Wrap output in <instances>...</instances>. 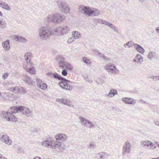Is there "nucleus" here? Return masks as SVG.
Listing matches in <instances>:
<instances>
[{
	"label": "nucleus",
	"mask_w": 159,
	"mask_h": 159,
	"mask_svg": "<svg viewBox=\"0 0 159 159\" xmlns=\"http://www.w3.org/2000/svg\"><path fill=\"white\" fill-rule=\"evenodd\" d=\"M59 7L62 12L68 13L70 11V9L66 3L64 2L60 3L59 4Z\"/></svg>",
	"instance_id": "nucleus-12"
},
{
	"label": "nucleus",
	"mask_w": 159,
	"mask_h": 159,
	"mask_svg": "<svg viewBox=\"0 0 159 159\" xmlns=\"http://www.w3.org/2000/svg\"><path fill=\"white\" fill-rule=\"evenodd\" d=\"M66 99L64 98H61V99H56V101L57 102H61L63 104H65V102Z\"/></svg>",
	"instance_id": "nucleus-40"
},
{
	"label": "nucleus",
	"mask_w": 159,
	"mask_h": 159,
	"mask_svg": "<svg viewBox=\"0 0 159 159\" xmlns=\"http://www.w3.org/2000/svg\"><path fill=\"white\" fill-rule=\"evenodd\" d=\"M148 57L150 60H152L153 58H157V56L155 52H151L148 53Z\"/></svg>",
	"instance_id": "nucleus-23"
},
{
	"label": "nucleus",
	"mask_w": 159,
	"mask_h": 159,
	"mask_svg": "<svg viewBox=\"0 0 159 159\" xmlns=\"http://www.w3.org/2000/svg\"><path fill=\"white\" fill-rule=\"evenodd\" d=\"M55 138L57 140L64 141L67 139V136L64 134H58L55 135Z\"/></svg>",
	"instance_id": "nucleus-15"
},
{
	"label": "nucleus",
	"mask_w": 159,
	"mask_h": 159,
	"mask_svg": "<svg viewBox=\"0 0 159 159\" xmlns=\"http://www.w3.org/2000/svg\"><path fill=\"white\" fill-rule=\"evenodd\" d=\"M83 60L84 62L87 64H89L91 63V61L90 60L86 57H83Z\"/></svg>",
	"instance_id": "nucleus-33"
},
{
	"label": "nucleus",
	"mask_w": 159,
	"mask_h": 159,
	"mask_svg": "<svg viewBox=\"0 0 159 159\" xmlns=\"http://www.w3.org/2000/svg\"><path fill=\"white\" fill-rule=\"evenodd\" d=\"M105 69L108 73L112 74H117L119 70L114 64H108L104 66Z\"/></svg>",
	"instance_id": "nucleus-7"
},
{
	"label": "nucleus",
	"mask_w": 159,
	"mask_h": 159,
	"mask_svg": "<svg viewBox=\"0 0 159 159\" xmlns=\"http://www.w3.org/2000/svg\"><path fill=\"white\" fill-rule=\"evenodd\" d=\"M84 78L86 81L90 83H92L93 82L92 80L88 78L87 76L84 77Z\"/></svg>",
	"instance_id": "nucleus-42"
},
{
	"label": "nucleus",
	"mask_w": 159,
	"mask_h": 159,
	"mask_svg": "<svg viewBox=\"0 0 159 159\" xmlns=\"http://www.w3.org/2000/svg\"><path fill=\"white\" fill-rule=\"evenodd\" d=\"M126 152H129V143L126 142L122 148V154L125 155Z\"/></svg>",
	"instance_id": "nucleus-18"
},
{
	"label": "nucleus",
	"mask_w": 159,
	"mask_h": 159,
	"mask_svg": "<svg viewBox=\"0 0 159 159\" xmlns=\"http://www.w3.org/2000/svg\"><path fill=\"white\" fill-rule=\"evenodd\" d=\"M33 159H41V158H40L38 156H36L35 157H34L33 158Z\"/></svg>",
	"instance_id": "nucleus-57"
},
{
	"label": "nucleus",
	"mask_w": 159,
	"mask_h": 159,
	"mask_svg": "<svg viewBox=\"0 0 159 159\" xmlns=\"http://www.w3.org/2000/svg\"><path fill=\"white\" fill-rule=\"evenodd\" d=\"M152 78L153 79V80L154 81H157L158 80V78H157V76L155 77H153V78Z\"/></svg>",
	"instance_id": "nucleus-55"
},
{
	"label": "nucleus",
	"mask_w": 159,
	"mask_h": 159,
	"mask_svg": "<svg viewBox=\"0 0 159 159\" xmlns=\"http://www.w3.org/2000/svg\"><path fill=\"white\" fill-rule=\"evenodd\" d=\"M14 39L16 41H18L23 43H25L27 41V40L25 38L18 35L15 36Z\"/></svg>",
	"instance_id": "nucleus-20"
},
{
	"label": "nucleus",
	"mask_w": 159,
	"mask_h": 159,
	"mask_svg": "<svg viewBox=\"0 0 159 159\" xmlns=\"http://www.w3.org/2000/svg\"><path fill=\"white\" fill-rule=\"evenodd\" d=\"M79 12L82 13L87 16H96L100 14L99 10L96 8H93V10L89 7L81 5L78 8Z\"/></svg>",
	"instance_id": "nucleus-1"
},
{
	"label": "nucleus",
	"mask_w": 159,
	"mask_h": 159,
	"mask_svg": "<svg viewBox=\"0 0 159 159\" xmlns=\"http://www.w3.org/2000/svg\"><path fill=\"white\" fill-rule=\"evenodd\" d=\"M88 147L90 149H93L94 148H96V145L94 144H91L89 145Z\"/></svg>",
	"instance_id": "nucleus-45"
},
{
	"label": "nucleus",
	"mask_w": 159,
	"mask_h": 159,
	"mask_svg": "<svg viewBox=\"0 0 159 159\" xmlns=\"http://www.w3.org/2000/svg\"><path fill=\"white\" fill-rule=\"evenodd\" d=\"M133 61H135V62H137L138 64H140V63H139V62L137 60V59L136 58V57L134 58V59L133 60Z\"/></svg>",
	"instance_id": "nucleus-50"
},
{
	"label": "nucleus",
	"mask_w": 159,
	"mask_h": 159,
	"mask_svg": "<svg viewBox=\"0 0 159 159\" xmlns=\"http://www.w3.org/2000/svg\"><path fill=\"white\" fill-rule=\"evenodd\" d=\"M36 82L37 84V85L38 86L39 84H41L42 83H43V82L42 80L41 79L36 78Z\"/></svg>",
	"instance_id": "nucleus-44"
},
{
	"label": "nucleus",
	"mask_w": 159,
	"mask_h": 159,
	"mask_svg": "<svg viewBox=\"0 0 159 159\" xmlns=\"http://www.w3.org/2000/svg\"><path fill=\"white\" fill-rule=\"evenodd\" d=\"M8 75L9 73H6L3 75L2 76V78L3 79L5 80L7 78Z\"/></svg>",
	"instance_id": "nucleus-47"
},
{
	"label": "nucleus",
	"mask_w": 159,
	"mask_h": 159,
	"mask_svg": "<svg viewBox=\"0 0 159 159\" xmlns=\"http://www.w3.org/2000/svg\"><path fill=\"white\" fill-rule=\"evenodd\" d=\"M32 54L30 52H27L25 53L24 55V57L25 58L27 57H28L29 58V57L31 56Z\"/></svg>",
	"instance_id": "nucleus-49"
},
{
	"label": "nucleus",
	"mask_w": 159,
	"mask_h": 159,
	"mask_svg": "<svg viewBox=\"0 0 159 159\" xmlns=\"http://www.w3.org/2000/svg\"><path fill=\"white\" fill-rule=\"evenodd\" d=\"M67 81L63 80L61 82H59L58 84L62 89L67 90H70L72 89V86L68 83H70V81L67 80Z\"/></svg>",
	"instance_id": "nucleus-10"
},
{
	"label": "nucleus",
	"mask_w": 159,
	"mask_h": 159,
	"mask_svg": "<svg viewBox=\"0 0 159 159\" xmlns=\"http://www.w3.org/2000/svg\"><path fill=\"white\" fill-rule=\"evenodd\" d=\"M154 144L150 141L149 147H152L154 146Z\"/></svg>",
	"instance_id": "nucleus-52"
},
{
	"label": "nucleus",
	"mask_w": 159,
	"mask_h": 159,
	"mask_svg": "<svg viewBox=\"0 0 159 159\" xmlns=\"http://www.w3.org/2000/svg\"><path fill=\"white\" fill-rule=\"evenodd\" d=\"M65 105L71 107H73L74 106L72 105L71 102L68 99H66L65 102Z\"/></svg>",
	"instance_id": "nucleus-32"
},
{
	"label": "nucleus",
	"mask_w": 159,
	"mask_h": 159,
	"mask_svg": "<svg viewBox=\"0 0 159 159\" xmlns=\"http://www.w3.org/2000/svg\"><path fill=\"white\" fill-rule=\"evenodd\" d=\"M136 103V100L134 99L130 98V104L134 105Z\"/></svg>",
	"instance_id": "nucleus-41"
},
{
	"label": "nucleus",
	"mask_w": 159,
	"mask_h": 159,
	"mask_svg": "<svg viewBox=\"0 0 159 159\" xmlns=\"http://www.w3.org/2000/svg\"><path fill=\"white\" fill-rule=\"evenodd\" d=\"M58 59L59 61V62L65 61L64 57L61 56H59L58 58Z\"/></svg>",
	"instance_id": "nucleus-37"
},
{
	"label": "nucleus",
	"mask_w": 159,
	"mask_h": 159,
	"mask_svg": "<svg viewBox=\"0 0 159 159\" xmlns=\"http://www.w3.org/2000/svg\"><path fill=\"white\" fill-rule=\"evenodd\" d=\"M2 159H7L6 158H5V157L3 156ZM2 159V158L1 159Z\"/></svg>",
	"instance_id": "nucleus-63"
},
{
	"label": "nucleus",
	"mask_w": 159,
	"mask_h": 159,
	"mask_svg": "<svg viewBox=\"0 0 159 159\" xmlns=\"http://www.w3.org/2000/svg\"><path fill=\"white\" fill-rule=\"evenodd\" d=\"M1 142L8 145H11L12 144V141L10 137L7 135H3L0 138Z\"/></svg>",
	"instance_id": "nucleus-13"
},
{
	"label": "nucleus",
	"mask_w": 159,
	"mask_h": 159,
	"mask_svg": "<svg viewBox=\"0 0 159 159\" xmlns=\"http://www.w3.org/2000/svg\"><path fill=\"white\" fill-rule=\"evenodd\" d=\"M129 41L127 43L124 44V46L126 47L127 46H129Z\"/></svg>",
	"instance_id": "nucleus-56"
},
{
	"label": "nucleus",
	"mask_w": 159,
	"mask_h": 159,
	"mask_svg": "<svg viewBox=\"0 0 159 159\" xmlns=\"http://www.w3.org/2000/svg\"><path fill=\"white\" fill-rule=\"evenodd\" d=\"M18 87H12L10 88L11 91L14 92L15 93H18Z\"/></svg>",
	"instance_id": "nucleus-31"
},
{
	"label": "nucleus",
	"mask_w": 159,
	"mask_h": 159,
	"mask_svg": "<svg viewBox=\"0 0 159 159\" xmlns=\"http://www.w3.org/2000/svg\"><path fill=\"white\" fill-rule=\"evenodd\" d=\"M133 46H134L136 50L141 54H143L145 52L144 49L139 44L134 43L130 44V47Z\"/></svg>",
	"instance_id": "nucleus-14"
},
{
	"label": "nucleus",
	"mask_w": 159,
	"mask_h": 159,
	"mask_svg": "<svg viewBox=\"0 0 159 159\" xmlns=\"http://www.w3.org/2000/svg\"><path fill=\"white\" fill-rule=\"evenodd\" d=\"M69 30L70 29L69 27L65 25L58 27L54 28V31L55 32L61 33L62 35L68 33Z\"/></svg>",
	"instance_id": "nucleus-8"
},
{
	"label": "nucleus",
	"mask_w": 159,
	"mask_h": 159,
	"mask_svg": "<svg viewBox=\"0 0 159 159\" xmlns=\"http://www.w3.org/2000/svg\"><path fill=\"white\" fill-rule=\"evenodd\" d=\"M11 111L12 113H16L19 111L22 112L24 115L29 116L30 115L31 111L28 108L23 106H20L18 107H11Z\"/></svg>",
	"instance_id": "nucleus-4"
},
{
	"label": "nucleus",
	"mask_w": 159,
	"mask_h": 159,
	"mask_svg": "<svg viewBox=\"0 0 159 159\" xmlns=\"http://www.w3.org/2000/svg\"><path fill=\"white\" fill-rule=\"evenodd\" d=\"M61 74L63 76H66L67 74V72L66 70V69L63 70L61 72Z\"/></svg>",
	"instance_id": "nucleus-48"
},
{
	"label": "nucleus",
	"mask_w": 159,
	"mask_h": 159,
	"mask_svg": "<svg viewBox=\"0 0 159 159\" xmlns=\"http://www.w3.org/2000/svg\"><path fill=\"white\" fill-rule=\"evenodd\" d=\"M11 108L9 109V111H9H3L1 112V116L2 117L4 118L5 119L9 121H16L17 119L16 117L13 114L11 111Z\"/></svg>",
	"instance_id": "nucleus-6"
},
{
	"label": "nucleus",
	"mask_w": 159,
	"mask_h": 159,
	"mask_svg": "<svg viewBox=\"0 0 159 159\" xmlns=\"http://www.w3.org/2000/svg\"><path fill=\"white\" fill-rule=\"evenodd\" d=\"M130 93H138V91L136 90H134V91H130Z\"/></svg>",
	"instance_id": "nucleus-53"
},
{
	"label": "nucleus",
	"mask_w": 159,
	"mask_h": 159,
	"mask_svg": "<svg viewBox=\"0 0 159 159\" xmlns=\"http://www.w3.org/2000/svg\"><path fill=\"white\" fill-rule=\"evenodd\" d=\"M2 46L6 51L8 50L10 48L9 40H6L3 42Z\"/></svg>",
	"instance_id": "nucleus-22"
},
{
	"label": "nucleus",
	"mask_w": 159,
	"mask_h": 159,
	"mask_svg": "<svg viewBox=\"0 0 159 159\" xmlns=\"http://www.w3.org/2000/svg\"><path fill=\"white\" fill-rule=\"evenodd\" d=\"M58 65L60 68L63 69L67 68L70 70H72L73 69V67L71 64L66 61L59 62Z\"/></svg>",
	"instance_id": "nucleus-11"
},
{
	"label": "nucleus",
	"mask_w": 159,
	"mask_h": 159,
	"mask_svg": "<svg viewBox=\"0 0 159 159\" xmlns=\"http://www.w3.org/2000/svg\"><path fill=\"white\" fill-rule=\"evenodd\" d=\"M156 31H157L158 33H159V27H157L156 29Z\"/></svg>",
	"instance_id": "nucleus-59"
},
{
	"label": "nucleus",
	"mask_w": 159,
	"mask_h": 159,
	"mask_svg": "<svg viewBox=\"0 0 159 159\" xmlns=\"http://www.w3.org/2000/svg\"><path fill=\"white\" fill-rule=\"evenodd\" d=\"M1 7L3 9L8 11H10L11 10L10 7L6 3L4 2H3L2 5L1 6Z\"/></svg>",
	"instance_id": "nucleus-25"
},
{
	"label": "nucleus",
	"mask_w": 159,
	"mask_h": 159,
	"mask_svg": "<svg viewBox=\"0 0 159 159\" xmlns=\"http://www.w3.org/2000/svg\"><path fill=\"white\" fill-rule=\"evenodd\" d=\"M26 71L30 74L34 75L35 74V70L33 68H29L26 69Z\"/></svg>",
	"instance_id": "nucleus-30"
},
{
	"label": "nucleus",
	"mask_w": 159,
	"mask_h": 159,
	"mask_svg": "<svg viewBox=\"0 0 159 159\" xmlns=\"http://www.w3.org/2000/svg\"><path fill=\"white\" fill-rule=\"evenodd\" d=\"M79 118L82 125L90 129L94 127V125L89 120L81 116H80Z\"/></svg>",
	"instance_id": "nucleus-9"
},
{
	"label": "nucleus",
	"mask_w": 159,
	"mask_h": 159,
	"mask_svg": "<svg viewBox=\"0 0 159 159\" xmlns=\"http://www.w3.org/2000/svg\"><path fill=\"white\" fill-rule=\"evenodd\" d=\"M5 22L2 21L0 20V28H3L5 27Z\"/></svg>",
	"instance_id": "nucleus-38"
},
{
	"label": "nucleus",
	"mask_w": 159,
	"mask_h": 159,
	"mask_svg": "<svg viewBox=\"0 0 159 159\" xmlns=\"http://www.w3.org/2000/svg\"><path fill=\"white\" fill-rule=\"evenodd\" d=\"M97 21L98 22H100L102 24H103L105 25H106L107 26H109V27L112 24L111 23L106 20H103L102 19H98Z\"/></svg>",
	"instance_id": "nucleus-24"
},
{
	"label": "nucleus",
	"mask_w": 159,
	"mask_h": 159,
	"mask_svg": "<svg viewBox=\"0 0 159 159\" xmlns=\"http://www.w3.org/2000/svg\"><path fill=\"white\" fill-rule=\"evenodd\" d=\"M93 52L96 55H98L100 52L97 49H93L92 50Z\"/></svg>",
	"instance_id": "nucleus-43"
},
{
	"label": "nucleus",
	"mask_w": 159,
	"mask_h": 159,
	"mask_svg": "<svg viewBox=\"0 0 159 159\" xmlns=\"http://www.w3.org/2000/svg\"><path fill=\"white\" fill-rule=\"evenodd\" d=\"M155 143L156 144H157V145H158V144H159V143H158V142H156Z\"/></svg>",
	"instance_id": "nucleus-64"
},
{
	"label": "nucleus",
	"mask_w": 159,
	"mask_h": 159,
	"mask_svg": "<svg viewBox=\"0 0 159 159\" xmlns=\"http://www.w3.org/2000/svg\"><path fill=\"white\" fill-rule=\"evenodd\" d=\"M47 75H49L50 76L53 77L54 78L57 79L59 80L62 81L63 80H64L66 81H67V80L62 77L61 76L59 75L57 73H54L53 74L52 73L48 72L47 74Z\"/></svg>",
	"instance_id": "nucleus-16"
},
{
	"label": "nucleus",
	"mask_w": 159,
	"mask_h": 159,
	"mask_svg": "<svg viewBox=\"0 0 159 159\" xmlns=\"http://www.w3.org/2000/svg\"><path fill=\"white\" fill-rule=\"evenodd\" d=\"M47 20L49 21L55 23H60L65 19V17L59 13H53L49 15L47 17Z\"/></svg>",
	"instance_id": "nucleus-3"
},
{
	"label": "nucleus",
	"mask_w": 159,
	"mask_h": 159,
	"mask_svg": "<svg viewBox=\"0 0 159 159\" xmlns=\"http://www.w3.org/2000/svg\"><path fill=\"white\" fill-rule=\"evenodd\" d=\"M72 35L76 39L80 38V33L77 31H75L72 32Z\"/></svg>",
	"instance_id": "nucleus-26"
},
{
	"label": "nucleus",
	"mask_w": 159,
	"mask_h": 159,
	"mask_svg": "<svg viewBox=\"0 0 159 159\" xmlns=\"http://www.w3.org/2000/svg\"><path fill=\"white\" fill-rule=\"evenodd\" d=\"M38 87L42 89L45 90L47 88L48 86L46 84L43 82V83H42L41 84H39Z\"/></svg>",
	"instance_id": "nucleus-27"
},
{
	"label": "nucleus",
	"mask_w": 159,
	"mask_h": 159,
	"mask_svg": "<svg viewBox=\"0 0 159 159\" xmlns=\"http://www.w3.org/2000/svg\"><path fill=\"white\" fill-rule=\"evenodd\" d=\"M75 39L74 36L73 37L69 38L68 39L67 42L68 43H70L73 42Z\"/></svg>",
	"instance_id": "nucleus-34"
},
{
	"label": "nucleus",
	"mask_w": 159,
	"mask_h": 159,
	"mask_svg": "<svg viewBox=\"0 0 159 159\" xmlns=\"http://www.w3.org/2000/svg\"><path fill=\"white\" fill-rule=\"evenodd\" d=\"M42 145L43 146L48 148H56L61 146V143L57 141L49 140L43 141Z\"/></svg>",
	"instance_id": "nucleus-5"
},
{
	"label": "nucleus",
	"mask_w": 159,
	"mask_h": 159,
	"mask_svg": "<svg viewBox=\"0 0 159 159\" xmlns=\"http://www.w3.org/2000/svg\"><path fill=\"white\" fill-rule=\"evenodd\" d=\"M3 2L1 1L0 0V6L1 7V6L2 5V4L3 3Z\"/></svg>",
	"instance_id": "nucleus-61"
},
{
	"label": "nucleus",
	"mask_w": 159,
	"mask_h": 159,
	"mask_svg": "<svg viewBox=\"0 0 159 159\" xmlns=\"http://www.w3.org/2000/svg\"><path fill=\"white\" fill-rule=\"evenodd\" d=\"M110 28H111L113 29L115 31H116L118 32V30L116 28V27L113 24H112L110 26Z\"/></svg>",
	"instance_id": "nucleus-46"
},
{
	"label": "nucleus",
	"mask_w": 159,
	"mask_h": 159,
	"mask_svg": "<svg viewBox=\"0 0 159 159\" xmlns=\"http://www.w3.org/2000/svg\"><path fill=\"white\" fill-rule=\"evenodd\" d=\"M2 12L0 11V16H2Z\"/></svg>",
	"instance_id": "nucleus-62"
},
{
	"label": "nucleus",
	"mask_w": 159,
	"mask_h": 159,
	"mask_svg": "<svg viewBox=\"0 0 159 159\" xmlns=\"http://www.w3.org/2000/svg\"><path fill=\"white\" fill-rule=\"evenodd\" d=\"M16 74V72H12L11 74V75L12 76H15Z\"/></svg>",
	"instance_id": "nucleus-58"
},
{
	"label": "nucleus",
	"mask_w": 159,
	"mask_h": 159,
	"mask_svg": "<svg viewBox=\"0 0 159 159\" xmlns=\"http://www.w3.org/2000/svg\"><path fill=\"white\" fill-rule=\"evenodd\" d=\"M23 79L26 83L30 85H32L35 84V82L34 81H32L30 78L28 76H25Z\"/></svg>",
	"instance_id": "nucleus-19"
},
{
	"label": "nucleus",
	"mask_w": 159,
	"mask_h": 159,
	"mask_svg": "<svg viewBox=\"0 0 159 159\" xmlns=\"http://www.w3.org/2000/svg\"><path fill=\"white\" fill-rule=\"evenodd\" d=\"M135 57L138 61L139 63H140V64H141L143 61V57L141 55L139 54H138Z\"/></svg>",
	"instance_id": "nucleus-29"
},
{
	"label": "nucleus",
	"mask_w": 159,
	"mask_h": 159,
	"mask_svg": "<svg viewBox=\"0 0 159 159\" xmlns=\"http://www.w3.org/2000/svg\"><path fill=\"white\" fill-rule=\"evenodd\" d=\"M122 100L126 104H129V98H124L122 99Z\"/></svg>",
	"instance_id": "nucleus-36"
},
{
	"label": "nucleus",
	"mask_w": 159,
	"mask_h": 159,
	"mask_svg": "<svg viewBox=\"0 0 159 159\" xmlns=\"http://www.w3.org/2000/svg\"><path fill=\"white\" fill-rule=\"evenodd\" d=\"M117 92L116 90L114 89H111L107 95V96L109 97H114L115 95L117 94Z\"/></svg>",
	"instance_id": "nucleus-21"
},
{
	"label": "nucleus",
	"mask_w": 159,
	"mask_h": 159,
	"mask_svg": "<svg viewBox=\"0 0 159 159\" xmlns=\"http://www.w3.org/2000/svg\"><path fill=\"white\" fill-rule=\"evenodd\" d=\"M53 33L52 29L48 26H42L39 30V39L43 40L47 39Z\"/></svg>",
	"instance_id": "nucleus-2"
},
{
	"label": "nucleus",
	"mask_w": 159,
	"mask_h": 159,
	"mask_svg": "<svg viewBox=\"0 0 159 159\" xmlns=\"http://www.w3.org/2000/svg\"><path fill=\"white\" fill-rule=\"evenodd\" d=\"M3 158V156L0 153V159Z\"/></svg>",
	"instance_id": "nucleus-60"
},
{
	"label": "nucleus",
	"mask_w": 159,
	"mask_h": 159,
	"mask_svg": "<svg viewBox=\"0 0 159 159\" xmlns=\"http://www.w3.org/2000/svg\"><path fill=\"white\" fill-rule=\"evenodd\" d=\"M150 141H142L141 142V145L145 148L146 147H149Z\"/></svg>",
	"instance_id": "nucleus-28"
},
{
	"label": "nucleus",
	"mask_w": 159,
	"mask_h": 159,
	"mask_svg": "<svg viewBox=\"0 0 159 159\" xmlns=\"http://www.w3.org/2000/svg\"><path fill=\"white\" fill-rule=\"evenodd\" d=\"M98 56L104 59L108 60L107 58L105 56L103 53L99 52Z\"/></svg>",
	"instance_id": "nucleus-39"
},
{
	"label": "nucleus",
	"mask_w": 159,
	"mask_h": 159,
	"mask_svg": "<svg viewBox=\"0 0 159 159\" xmlns=\"http://www.w3.org/2000/svg\"><path fill=\"white\" fill-rule=\"evenodd\" d=\"M154 122L156 125L159 126V122L158 121H155Z\"/></svg>",
	"instance_id": "nucleus-54"
},
{
	"label": "nucleus",
	"mask_w": 159,
	"mask_h": 159,
	"mask_svg": "<svg viewBox=\"0 0 159 159\" xmlns=\"http://www.w3.org/2000/svg\"><path fill=\"white\" fill-rule=\"evenodd\" d=\"M109 156V155L105 152H101L96 154L98 159H106Z\"/></svg>",
	"instance_id": "nucleus-17"
},
{
	"label": "nucleus",
	"mask_w": 159,
	"mask_h": 159,
	"mask_svg": "<svg viewBox=\"0 0 159 159\" xmlns=\"http://www.w3.org/2000/svg\"><path fill=\"white\" fill-rule=\"evenodd\" d=\"M18 93H25V89L23 88H18Z\"/></svg>",
	"instance_id": "nucleus-35"
},
{
	"label": "nucleus",
	"mask_w": 159,
	"mask_h": 159,
	"mask_svg": "<svg viewBox=\"0 0 159 159\" xmlns=\"http://www.w3.org/2000/svg\"><path fill=\"white\" fill-rule=\"evenodd\" d=\"M25 60L27 62L30 63V61L29 59V58H28V57L25 58Z\"/></svg>",
	"instance_id": "nucleus-51"
}]
</instances>
